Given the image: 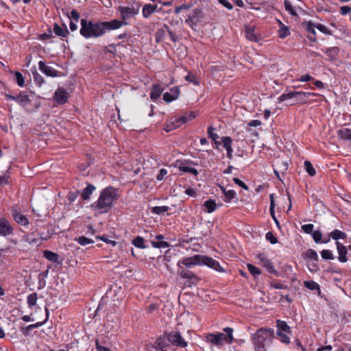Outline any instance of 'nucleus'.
Instances as JSON below:
<instances>
[{"instance_id": "nucleus-41", "label": "nucleus", "mask_w": 351, "mask_h": 351, "mask_svg": "<svg viewBox=\"0 0 351 351\" xmlns=\"http://www.w3.org/2000/svg\"><path fill=\"white\" fill-rule=\"evenodd\" d=\"M215 130L216 129L213 126H209L207 129L208 137L212 141L217 140L219 138L218 134L215 132Z\"/></svg>"}, {"instance_id": "nucleus-47", "label": "nucleus", "mask_w": 351, "mask_h": 351, "mask_svg": "<svg viewBox=\"0 0 351 351\" xmlns=\"http://www.w3.org/2000/svg\"><path fill=\"white\" fill-rule=\"evenodd\" d=\"M289 333L282 332L280 330L277 331V335L280 337V340L282 343L289 344L290 343V338L288 336Z\"/></svg>"}, {"instance_id": "nucleus-8", "label": "nucleus", "mask_w": 351, "mask_h": 351, "mask_svg": "<svg viewBox=\"0 0 351 351\" xmlns=\"http://www.w3.org/2000/svg\"><path fill=\"white\" fill-rule=\"evenodd\" d=\"M138 8L139 6L136 9L127 6H119L118 10L121 14L122 21L125 22V20L137 15L138 14Z\"/></svg>"}, {"instance_id": "nucleus-26", "label": "nucleus", "mask_w": 351, "mask_h": 351, "mask_svg": "<svg viewBox=\"0 0 351 351\" xmlns=\"http://www.w3.org/2000/svg\"><path fill=\"white\" fill-rule=\"evenodd\" d=\"M223 193L224 195L223 200L226 202H230L232 200L237 199V193L234 190H228L222 189Z\"/></svg>"}, {"instance_id": "nucleus-34", "label": "nucleus", "mask_w": 351, "mask_h": 351, "mask_svg": "<svg viewBox=\"0 0 351 351\" xmlns=\"http://www.w3.org/2000/svg\"><path fill=\"white\" fill-rule=\"evenodd\" d=\"M206 339L208 342L211 343L214 345L219 346V339L217 333H209L206 336Z\"/></svg>"}, {"instance_id": "nucleus-38", "label": "nucleus", "mask_w": 351, "mask_h": 351, "mask_svg": "<svg viewBox=\"0 0 351 351\" xmlns=\"http://www.w3.org/2000/svg\"><path fill=\"white\" fill-rule=\"evenodd\" d=\"M290 34L289 29L287 26L282 25L278 30V37L285 38Z\"/></svg>"}, {"instance_id": "nucleus-7", "label": "nucleus", "mask_w": 351, "mask_h": 351, "mask_svg": "<svg viewBox=\"0 0 351 351\" xmlns=\"http://www.w3.org/2000/svg\"><path fill=\"white\" fill-rule=\"evenodd\" d=\"M202 18V11L201 9L195 8L189 14L185 23L191 27L193 28L197 25L199 20Z\"/></svg>"}, {"instance_id": "nucleus-1", "label": "nucleus", "mask_w": 351, "mask_h": 351, "mask_svg": "<svg viewBox=\"0 0 351 351\" xmlns=\"http://www.w3.org/2000/svg\"><path fill=\"white\" fill-rule=\"evenodd\" d=\"M126 24V22L118 19L104 21L82 19L80 34L85 39H97L103 37L108 32L119 29Z\"/></svg>"}, {"instance_id": "nucleus-23", "label": "nucleus", "mask_w": 351, "mask_h": 351, "mask_svg": "<svg viewBox=\"0 0 351 351\" xmlns=\"http://www.w3.org/2000/svg\"><path fill=\"white\" fill-rule=\"evenodd\" d=\"M96 189V187L91 184H88L86 187L84 188L81 193V197L84 200H87L90 198V196L93 193V191Z\"/></svg>"}, {"instance_id": "nucleus-48", "label": "nucleus", "mask_w": 351, "mask_h": 351, "mask_svg": "<svg viewBox=\"0 0 351 351\" xmlns=\"http://www.w3.org/2000/svg\"><path fill=\"white\" fill-rule=\"evenodd\" d=\"M296 96V91L289 92L288 93H283L281 95L279 96L278 98V101L280 102L284 101L288 99H292L293 97H295Z\"/></svg>"}, {"instance_id": "nucleus-2", "label": "nucleus", "mask_w": 351, "mask_h": 351, "mask_svg": "<svg viewBox=\"0 0 351 351\" xmlns=\"http://www.w3.org/2000/svg\"><path fill=\"white\" fill-rule=\"evenodd\" d=\"M119 197V189L107 186L101 191L98 199L92 204V208L96 213H107Z\"/></svg>"}, {"instance_id": "nucleus-52", "label": "nucleus", "mask_w": 351, "mask_h": 351, "mask_svg": "<svg viewBox=\"0 0 351 351\" xmlns=\"http://www.w3.org/2000/svg\"><path fill=\"white\" fill-rule=\"evenodd\" d=\"M15 80L19 86L23 87L25 86V79L19 71H16Z\"/></svg>"}, {"instance_id": "nucleus-42", "label": "nucleus", "mask_w": 351, "mask_h": 351, "mask_svg": "<svg viewBox=\"0 0 351 351\" xmlns=\"http://www.w3.org/2000/svg\"><path fill=\"white\" fill-rule=\"evenodd\" d=\"M151 244L154 247L156 248H166L169 246V244L165 241H151Z\"/></svg>"}, {"instance_id": "nucleus-17", "label": "nucleus", "mask_w": 351, "mask_h": 351, "mask_svg": "<svg viewBox=\"0 0 351 351\" xmlns=\"http://www.w3.org/2000/svg\"><path fill=\"white\" fill-rule=\"evenodd\" d=\"M53 32L58 36L62 38H66L69 34V32L65 25L62 27L56 23L53 24Z\"/></svg>"}, {"instance_id": "nucleus-28", "label": "nucleus", "mask_w": 351, "mask_h": 351, "mask_svg": "<svg viewBox=\"0 0 351 351\" xmlns=\"http://www.w3.org/2000/svg\"><path fill=\"white\" fill-rule=\"evenodd\" d=\"M31 100L29 96L25 94L24 92H21L17 95V103L19 104L22 106H25L27 104L30 103Z\"/></svg>"}, {"instance_id": "nucleus-13", "label": "nucleus", "mask_w": 351, "mask_h": 351, "mask_svg": "<svg viewBox=\"0 0 351 351\" xmlns=\"http://www.w3.org/2000/svg\"><path fill=\"white\" fill-rule=\"evenodd\" d=\"M180 94L179 87L174 86L170 88V92H166L163 94V99L167 103H170L176 100Z\"/></svg>"}, {"instance_id": "nucleus-60", "label": "nucleus", "mask_w": 351, "mask_h": 351, "mask_svg": "<svg viewBox=\"0 0 351 351\" xmlns=\"http://www.w3.org/2000/svg\"><path fill=\"white\" fill-rule=\"evenodd\" d=\"M233 182L240 187L243 188V189L249 190V187L247 186V185L242 180H241L239 178H234Z\"/></svg>"}, {"instance_id": "nucleus-59", "label": "nucleus", "mask_w": 351, "mask_h": 351, "mask_svg": "<svg viewBox=\"0 0 351 351\" xmlns=\"http://www.w3.org/2000/svg\"><path fill=\"white\" fill-rule=\"evenodd\" d=\"M79 191H70L68 194V199L70 202H73L78 197Z\"/></svg>"}, {"instance_id": "nucleus-12", "label": "nucleus", "mask_w": 351, "mask_h": 351, "mask_svg": "<svg viewBox=\"0 0 351 351\" xmlns=\"http://www.w3.org/2000/svg\"><path fill=\"white\" fill-rule=\"evenodd\" d=\"M38 68L43 73L48 77H55L58 76V71L47 65L43 61L38 62Z\"/></svg>"}, {"instance_id": "nucleus-62", "label": "nucleus", "mask_w": 351, "mask_h": 351, "mask_svg": "<svg viewBox=\"0 0 351 351\" xmlns=\"http://www.w3.org/2000/svg\"><path fill=\"white\" fill-rule=\"evenodd\" d=\"M351 12V7L348 5L341 6L340 8V13L341 15H346Z\"/></svg>"}, {"instance_id": "nucleus-6", "label": "nucleus", "mask_w": 351, "mask_h": 351, "mask_svg": "<svg viewBox=\"0 0 351 351\" xmlns=\"http://www.w3.org/2000/svg\"><path fill=\"white\" fill-rule=\"evenodd\" d=\"M167 339L169 342L178 347L186 348L188 345L187 342L178 331H172L168 333Z\"/></svg>"}, {"instance_id": "nucleus-27", "label": "nucleus", "mask_w": 351, "mask_h": 351, "mask_svg": "<svg viewBox=\"0 0 351 351\" xmlns=\"http://www.w3.org/2000/svg\"><path fill=\"white\" fill-rule=\"evenodd\" d=\"M167 346L168 344L165 337H160L155 341V348L160 351H166L165 348Z\"/></svg>"}, {"instance_id": "nucleus-9", "label": "nucleus", "mask_w": 351, "mask_h": 351, "mask_svg": "<svg viewBox=\"0 0 351 351\" xmlns=\"http://www.w3.org/2000/svg\"><path fill=\"white\" fill-rule=\"evenodd\" d=\"M69 93L62 87H58L53 95V99L58 105H63L68 101Z\"/></svg>"}, {"instance_id": "nucleus-3", "label": "nucleus", "mask_w": 351, "mask_h": 351, "mask_svg": "<svg viewBox=\"0 0 351 351\" xmlns=\"http://www.w3.org/2000/svg\"><path fill=\"white\" fill-rule=\"evenodd\" d=\"M181 264L186 266V267L204 265L217 271H224V269L221 267L219 263L217 261L204 255L196 254L193 256L184 258L182 261L178 263V267H180Z\"/></svg>"}, {"instance_id": "nucleus-43", "label": "nucleus", "mask_w": 351, "mask_h": 351, "mask_svg": "<svg viewBox=\"0 0 351 351\" xmlns=\"http://www.w3.org/2000/svg\"><path fill=\"white\" fill-rule=\"evenodd\" d=\"M75 241H77L81 245H86L88 244L93 243V239H88L84 236L79 237L75 239Z\"/></svg>"}, {"instance_id": "nucleus-22", "label": "nucleus", "mask_w": 351, "mask_h": 351, "mask_svg": "<svg viewBox=\"0 0 351 351\" xmlns=\"http://www.w3.org/2000/svg\"><path fill=\"white\" fill-rule=\"evenodd\" d=\"M316 24H314L312 21H308L306 23V31L308 32L309 35L308 36V38L311 42L316 41V32L315 29Z\"/></svg>"}, {"instance_id": "nucleus-24", "label": "nucleus", "mask_w": 351, "mask_h": 351, "mask_svg": "<svg viewBox=\"0 0 351 351\" xmlns=\"http://www.w3.org/2000/svg\"><path fill=\"white\" fill-rule=\"evenodd\" d=\"M43 256L54 263H59V255L53 252L49 251V250H45L43 252Z\"/></svg>"}, {"instance_id": "nucleus-40", "label": "nucleus", "mask_w": 351, "mask_h": 351, "mask_svg": "<svg viewBox=\"0 0 351 351\" xmlns=\"http://www.w3.org/2000/svg\"><path fill=\"white\" fill-rule=\"evenodd\" d=\"M304 167L309 176H314L316 174V171L310 161L306 160L304 162Z\"/></svg>"}, {"instance_id": "nucleus-50", "label": "nucleus", "mask_w": 351, "mask_h": 351, "mask_svg": "<svg viewBox=\"0 0 351 351\" xmlns=\"http://www.w3.org/2000/svg\"><path fill=\"white\" fill-rule=\"evenodd\" d=\"M304 284L310 290H319V285L315 281H304Z\"/></svg>"}, {"instance_id": "nucleus-33", "label": "nucleus", "mask_w": 351, "mask_h": 351, "mask_svg": "<svg viewBox=\"0 0 351 351\" xmlns=\"http://www.w3.org/2000/svg\"><path fill=\"white\" fill-rule=\"evenodd\" d=\"M204 206L208 213H212L216 209L217 204L214 200L208 199L204 202Z\"/></svg>"}, {"instance_id": "nucleus-14", "label": "nucleus", "mask_w": 351, "mask_h": 351, "mask_svg": "<svg viewBox=\"0 0 351 351\" xmlns=\"http://www.w3.org/2000/svg\"><path fill=\"white\" fill-rule=\"evenodd\" d=\"M223 147L226 150L227 158L232 160L233 158V149L232 147V139L230 136H226L221 138Z\"/></svg>"}, {"instance_id": "nucleus-49", "label": "nucleus", "mask_w": 351, "mask_h": 351, "mask_svg": "<svg viewBox=\"0 0 351 351\" xmlns=\"http://www.w3.org/2000/svg\"><path fill=\"white\" fill-rule=\"evenodd\" d=\"M315 27L318 30H319L322 33H323L326 35H329V36L332 35V31L330 30L329 29H328V27L323 24L317 23L315 25Z\"/></svg>"}, {"instance_id": "nucleus-64", "label": "nucleus", "mask_w": 351, "mask_h": 351, "mask_svg": "<svg viewBox=\"0 0 351 351\" xmlns=\"http://www.w3.org/2000/svg\"><path fill=\"white\" fill-rule=\"evenodd\" d=\"M95 348L97 351H112L109 348L101 346L98 340L95 341Z\"/></svg>"}, {"instance_id": "nucleus-15", "label": "nucleus", "mask_w": 351, "mask_h": 351, "mask_svg": "<svg viewBox=\"0 0 351 351\" xmlns=\"http://www.w3.org/2000/svg\"><path fill=\"white\" fill-rule=\"evenodd\" d=\"M196 117V114L193 111H190L189 112H186L184 114L178 117L176 119V126L179 127L182 124H184Z\"/></svg>"}, {"instance_id": "nucleus-36", "label": "nucleus", "mask_w": 351, "mask_h": 351, "mask_svg": "<svg viewBox=\"0 0 351 351\" xmlns=\"http://www.w3.org/2000/svg\"><path fill=\"white\" fill-rule=\"evenodd\" d=\"M38 296L36 293L29 294L27 298V303L29 307H32L36 304Z\"/></svg>"}, {"instance_id": "nucleus-44", "label": "nucleus", "mask_w": 351, "mask_h": 351, "mask_svg": "<svg viewBox=\"0 0 351 351\" xmlns=\"http://www.w3.org/2000/svg\"><path fill=\"white\" fill-rule=\"evenodd\" d=\"M66 16L70 19V21H73L75 22H78L80 18V13L76 10H72L71 12H67Z\"/></svg>"}, {"instance_id": "nucleus-18", "label": "nucleus", "mask_w": 351, "mask_h": 351, "mask_svg": "<svg viewBox=\"0 0 351 351\" xmlns=\"http://www.w3.org/2000/svg\"><path fill=\"white\" fill-rule=\"evenodd\" d=\"M154 12H156V4L146 3L143 6L142 15L144 18H149Z\"/></svg>"}, {"instance_id": "nucleus-5", "label": "nucleus", "mask_w": 351, "mask_h": 351, "mask_svg": "<svg viewBox=\"0 0 351 351\" xmlns=\"http://www.w3.org/2000/svg\"><path fill=\"white\" fill-rule=\"evenodd\" d=\"M258 264L265 267L267 271L271 274L278 276V271L275 269L273 263L269 260L267 256L264 253H259L256 256Z\"/></svg>"}, {"instance_id": "nucleus-53", "label": "nucleus", "mask_w": 351, "mask_h": 351, "mask_svg": "<svg viewBox=\"0 0 351 351\" xmlns=\"http://www.w3.org/2000/svg\"><path fill=\"white\" fill-rule=\"evenodd\" d=\"M305 256L309 259H312V260H315V261L318 260V255H317V252L313 249L308 250L305 253Z\"/></svg>"}, {"instance_id": "nucleus-25", "label": "nucleus", "mask_w": 351, "mask_h": 351, "mask_svg": "<svg viewBox=\"0 0 351 351\" xmlns=\"http://www.w3.org/2000/svg\"><path fill=\"white\" fill-rule=\"evenodd\" d=\"M339 52V48L337 47H332L327 48L324 53L330 58L331 60H335L337 58Z\"/></svg>"}, {"instance_id": "nucleus-4", "label": "nucleus", "mask_w": 351, "mask_h": 351, "mask_svg": "<svg viewBox=\"0 0 351 351\" xmlns=\"http://www.w3.org/2000/svg\"><path fill=\"white\" fill-rule=\"evenodd\" d=\"M274 338L272 328H261L252 335V341L256 351H266Z\"/></svg>"}, {"instance_id": "nucleus-35", "label": "nucleus", "mask_w": 351, "mask_h": 351, "mask_svg": "<svg viewBox=\"0 0 351 351\" xmlns=\"http://www.w3.org/2000/svg\"><path fill=\"white\" fill-rule=\"evenodd\" d=\"M330 235L334 240H338L339 239H343L346 238V234L345 232L337 229L333 230Z\"/></svg>"}, {"instance_id": "nucleus-16", "label": "nucleus", "mask_w": 351, "mask_h": 351, "mask_svg": "<svg viewBox=\"0 0 351 351\" xmlns=\"http://www.w3.org/2000/svg\"><path fill=\"white\" fill-rule=\"evenodd\" d=\"M163 90L164 89L160 84H154L151 89L150 99L156 101L161 96Z\"/></svg>"}, {"instance_id": "nucleus-30", "label": "nucleus", "mask_w": 351, "mask_h": 351, "mask_svg": "<svg viewBox=\"0 0 351 351\" xmlns=\"http://www.w3.org/2000/svg\"><path fill=\"white\" fill-rule=\"evenodd\" d=\"M309 97V93L306 92L302 91H296V101L301 104H305L307 102L308 97Z\"/></svg>"}, {"instance_id": "nucleus-61", "label": "nucleus", "mask_w": 351, "mask_h": 351, "mask_svg": "<svg viewBox=\"0 0 351 351\" xmlns=\"http://www.w3.org/2000/svg\"><path fill=\"white\" fill-rule=\"evenodd\" d=\"M164 27L167 29V32L168 34L169 35L171 40L173 42H176V41H177V36H176V34H175L174 32H173L169 29V27H168V25H164Z\"/></svg>"}, {"instance_id": "nucleus-19", "label": "nucleus", "mask_w": 351, "mask_h": 351, "mask_svg": "<svg viewBox=\"0 0 351 351\" xmlns=\"http://www.w3.org/2000/svg\"><path fill=\"white\" fill-rule=\"evenodd\" d=\"M336 244H337V251H338V254H339V257H338L339 261L341 263H346L348 261L347 257H346V254H347L346 247L340 243L339 241H337Z\"/></svg>"}, {"instance_id": "nucleus-31", "label": "nucleus", "mask_w": 351, "mask_h": 351, "mask_svg": "<svg viewBox=\"0 0 351 351\" xmlns=\"http://www.w3.org/2000/svg\"><path fill=\"white\" fill-rule=\"evenodd\" d=\"M276 324H277V327L278 328V330H280L282 332L291 333V328L287 325L286 322L278 319L276 321Z\"/></svg>"}, {"instance_id": "nucleus-20", "label": "nucleus", "mask_w": 351, "mask_h": 351, "mask_svg": "<svg viewBox=\"0 0 351 351\" xmlns=\"http://www.w3.org/2000/svg\"><path fill=\"white\" fill-rule=\"evenodd\" d=\"M245 35L247 40L253 42H258L259 37L255 33L254 27H248L245 30Z\"/></svg>"}, {"instance_id": "nucleus-46", "label": "nucleus", "mask_w": 351, "mask_h": 351, "mask_svg": "<svg viewBox=\"0 0 351 351\" xmlns=\"http://www.w3.org/2000/svg\"><path fill=\"white\" fill-rule=\"evenodd\" d=\"M247 269L249 270V271L250 272V274L252 275H253L254 277H256V276H259L261 274V269L252 264H250V263L247 264Z\"/></svg>"}, {"instance_id": "nucleus-37", "label": "nucleus", "mask_w": 351, "mask_h": 351, "mask_svg": "<svg viewBox=\"0 0 351 351\" xmlns=\"http://www.w3.org/2000/svg\"><path fill=\"white\" fill-rule=\"evenodd\" d=\"M169 207L166 206H154L152 208V212L158 215H164L165 213H167Z\"/></svg>"}, {"instance_id": "nucleus-55", "label": "nucleus", "mask_w": 351, "mask_h": 351, "mask_svg": "<svg viewBox=\"0 0 351 351\" xmlns=\"http://www.w3.org/2000/svg\"><path fill=\"white\" fill-rule=\"evenodd\" d=\"M321 256L323 259L330 260L333 258L332 253L329 250H323L321 252Z\"/></svg>"}, {"instance_id": "nucleus-29", "label": "nucleus", "mask_w": 351, "mask_h": 351, "mask_svg": "<svg viewBox=\"0 0 351 351\" xmlns=\"http://www.w3.org/2000/svg\"><path fill=\"white\" fill-rule=\"evenodd\" d=\"M337 135L340 138L351 141V129L343 128L338 131Z\"/></svg>"}, {"instance_id": "nucleus-51", "label": "nucleus", "mask_w": 351, "mask_h": 351, "mask_svg": "<svg viewBox=\"0 0 351 351\" xmlns=\"http://www.w3.org/2000/svg\"><path fill=\"white\" fill-rule=\"evenodd\" d=\"M269 198H270V208H269L270 213H271L272 219L274 220H276L277 219L275 217V212H274V208H275L274 194H270Z\"/></svg>"}, {"instance_id": "nucleus-54", "label": "nucleus", "mask_w": 351, "mask_h": 351, "mask_svg": "<svg viewBox=\"0 0 351 351\" xmlns=\"http://www.w3.org/2000/svg\"><path fill=\"white\" fill-rule=\"evenodd\" d=\"M285 8L287 11L289 12V14L292 16H297L298 14L295 11V10L293 8L292 5L291 3L288 1H285Z\"/></svg>"}, {"instance_id": "nucleus-56", "label": "nucleus", "mask_w": 351, "mask_h": 351, "mask_svg": "<svg viewBox=\"0 0 351 351\" xmlns=\"http://www.w3.org/2000/svg\"><path fill=\"white\" fill-rule=\"evenodd\" d=\"M185 80L191 83H193L195 85H198L199 82L197 80V77L195 75L192 74L191 73H189L187 75L185 76Z\"/></svg>"}, {"instance_id": "nucleus-39", "label": "nucleus", "mask_w": 351, "mask_h": 351, "mask_svg": "<svg viewBox=\"0 0 351 351\" xmlns=\"http://www.w3.org/2000/svg\"><path fill=\"white\" fill-rule=\"evenodd\" d=\"M132 244L138 248L144 249L145 248V245L144 244V239L141 237H136L132 240Z\"/></svg>"}, {"instance_id": "nucleus-10", "label": "nucleus", "mask_w": 351, "mask_h": 351, "mask_svg": "<svg viewBox=\"0 0 351 351\" xmlns=\"http://www.w3.org/2000/svg\"><path fill=\"white\" fill-rule=\"evenodd\" d=\"M226 333L217 332V337L219 339V345H221L223 342L227 343H231L233 340V329L230 327H226L223 329Z\"/></svg>"}, {"instance_id": "nucleus-58", "label": "nucleus", "mask_w": 351, "mask_h": 351, "mask_svg": "<svg viewBox=\"0 0 351 351\" xmlns=\"http://www.w3.org/2000/svg\"><path fill=\"white\" fill-rule=\"evenodd\" d=\"M265 238L267 241H269L271 244H276L278 242L277 238L273 234L272 232H268L266 235Z\"/></svg>"}, {"instance_id": "nucleus-57", "label": "nucleus", "mask_w": 351, "mask_h": 351, "mask_svg": "<svg viewBox=\"0 0 351 351\" xmlns=\"http://www.w3.org/2000/svg\"><path fill=\"white\" fill-rule=\"evenodd\" d=\"M190 245L189 247H186V249H191L194 252H198L201 248V245L197 242V240L190 243Z\"/></svg>"}, {"instance_id": "nucleus-11", "label": "nucleus", "mask_w": 351, "mask_h": 351, "mask_svg": "<svg viewBox=\"0 0 351 351\" xmlns=\"http://www.w3.org/2000/svg\"><path fill=\"white\" fill-rule=\"evenodd\" d=\"M178 273L182 278L190 280L193 284H197L199 281V278L196 274L182 267H179Z\"/></svg>"}, {"instance_id": "nucleus-32", "label": "nucleus", "mask_w": 351, "mask_h": 351, "mask_svg": "<svg viewBox=\"0 0 351 351\" xmlns=\"http://www.w3.org/2000/svg\"><path fill=\"white\" fill-rule=\"evenodd\" d=\"M196 240H197L196 238H193V237L188 238L187 236H182L181 238H180L178 239V243L176 244V245L182 247H185L184 243L189 244L190 243H192Z\"/></svg>"}, {"instance_id": "nucleus-63", "label": "nucleus", "mask_w": 351, "mask_h": 351, "mask_svg": "<svg viewBox=\"0 0 351 351\" xmlns=\"http://www.w3.org/2000/svg\"><path fill=\"white\" fill-rule=\"evenodd\" d=\"M167 174V169H165L164 168L160 169L159 171V173L156 176V179L160 181L164 178L165 176H166Z\"/></svg>"}, {"instance_id": "nucleus-45", "label": "nucleus", "mask_w": 351, "mask_h": 351, "mask_svg": "<svg viewBox=\"0 0 351 351\" xmlns=\"http://www.w3.org/2000/svg\"><path fill=\"white\" fill-rule=\"evenodd\" d=\"M34 81L36 85L41 86L45 83L43 77L37 71L33 72Z\"/></svg>"}, {"instance_id": "nucleus-21", "label": "nucleus", "mask_w": 351, "mask_h": 351, "mask_svg": "<svg viewBox=\"0 0 351 351\" xmlns=\"http://www.w3.org/2000/svg\"><path fill=\"white\" fill-rule=\"evenodd\" d=\"M12 232V228L8 221H0V235L7 236Z\"/></svg>"}]
</instances>
